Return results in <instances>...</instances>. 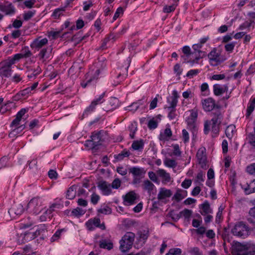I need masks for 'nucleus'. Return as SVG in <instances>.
I'll return each instance as SVG.
<instances>
[{"mask_svg": "<svg viewBox=\"0 0 255 255\" xmlns=\"http://www.w3.org/2000/svg\"><path fill=\"white\" fill-rule=\"evenodd\" d=\"M182 52L185 55L182 56L184 58L185 61L187 62L190 63L192 65L194 63H198V61L200 59L202 58L205 55V53L203 51L191 52V49L188 46H185L182 48Z\"/></svg>", "mask_w": 255, "mask_h": 255, "instance_id": "f257e3e1", "label": "nucleus"}, {"mask_svg": "<svg viewBox=\"0 0 255 255\" xmlns=\"http://www.w3.org/2000/svg\"><path fill=\"white\" fill-rule=\"evenodd\" d=\"M135 239V234L132 232H127L120 241V250L122 252H128L131 248Z\"/></svg>", "mask_w": 255, "mask_h": 255, "instance_id": "f03ea898", "label": "nucleus"}, {"mask_svg": "<svg viewBox=\"0 0 255 255\" xmlns=\"http://www.w3.org/2000/svg\"><path fill=\"white\" fill-rule=\"evenodd\" d=\"M249 228L243 222L237 223L232 229V233L236 236L245 238L248 236Z\"/></svg>", "mask_w": 255, "mask_h": 255, "instance_id": "7ed1b4c3", "label": "nucleus"}, {"mask_svg": "<svg viewBox=\"0 0 255 255\" xmlns=\"http://www.w3.org/2000/svg\"><path fill=\"white\" fill-rule=\"evenodd\" d=\"M232 255H248L249 249L246 245L236 242L232 247Z\"/></svg>", "mask_w": 255, "mask_h": 255, "instance_id": "20e7f679", "label": "nucleus"}, {"mask_svg": "<svg viewBox=\"0 0 255 255\" xmlns=\"http://www.w3.org/2000/svg\"><path fill=\"white\" fill-rule=\"evenodd\" d=\"M209 59L211 64L214 66L217 65L225 60L226 58L220 56V53L217 52L216 48H214L208 54Z\"/></svg>", "mask_w": 255, "mask_h": 255, "instance_id": "39448f33", "label": "nucleus"}, {"mask_svg": "<svg viewBox=\"0 0 255 255\" xmlns=\"http://www.w3.org/2000/svg\"><path fill=\"white\" fill-rule=\"evenodd\" d=\"M39 235L40 231L39 230H36L35 232L31 230L25 232L24 234H21L18 241L19 243H25L33 240Z\"/></svg>", "mask_w": 255, "mask_h": 255, "instance_id": "423d86ee", "label": "nucleus"}, {"mask_svg": "<svg viewBox=\"0 0 255 255\" xmlns=\"http://www.w3.org/2000/svg\"><path fill=\"white\" fill-rule=\"evenodd\" d=\"M196 157L199 164L203 169H207V156L206 154V148L204 147L200 148L196 153Z\"/></svg>", "mask_w": 255, "mask_h": 255, "instance_id": "0eeeda50", "label": "nucleus"}, {"mask_svg": "<svg viewBox=\"0 0 255 255\" xmlns=\"http://www.w3.org/2000/svg\"><path fill=\"white\" fill-rule=\"evenodd\" d=\"M41 203L42 201L39 197H34L30 200L27 207L34 214H37L41 211Z\"/></svg>", "mask_w": 255, "mask_h": 255, "instance_id": "6e6552de", "label": "nucleus"}, {"mask_svg": "<svg viewBox=\"0 0 255 255\" xmlns=\"http://www.w3.org/2000/svg\"><path fill=\"white\" fill-rule=\"evenodd\" d=\"M202 108L205 111L210 112L214 109H220V106L215 104V101L212 98H208L201 101Z\"/></svg>", "mask_w": 255, "mask_h": 255, "instance_id": "1a4fd4ad", "label": "nucleus"}, {"mask_svg": "<svg viewBox=\"0 0 255 255\" xmlns=\"http://www.w3.org/2000/svg\"><path fill=\"white\" fill-rule=\"evenodd\" d=\"M11 66L7 60L0 63V76L8 77L11 76Z\"/></svg>", "mask_w": 255, "mask_h": 255, "instance_id": "9d476101", "label": "nucleus"}, {"mask_svg": "<svg viewBox=\"0 0 255 255\" xmlns=\"http://www.w3.org/2000/svg\"><path fill=\"white\" fill-rule=\"evenodd\" d=\"M101 221L99 218H94L89 220L86 223V226L88 229L90 231H92L94 229V227H98L102 230H105L106 227L105 224L103 223L101 224Z\"/></svg>", "mask_w": 255, "mask_h": 255, "instance_id": "9b49d317", "label": "nucleus"}, {"mask_svg": "<svg viewBox=\"0 0 255 255\" xmlns=\"http://www.w3.org/2000/svg\"><path fill=\"white\" fill-rule=\"evenodd\" d=\"M119 100L115 97H111L103 105V109L105 111H110L117 108L119 106Z\"/></svg>", "mask_w": 255, "mask_h": 255, "instance_id": "f8f14e48", "label": "nucleus"}, {"mask_svg": "<svg viewBox=\"0 0 255 255\" xmlns=\"http://www.w3.org/2000/svg\"><path fill=\"white\" fill-rule=\"evenodd\" d=\"M0 11L4 12L6 15H11L15 13V9L11 3L5 1L4 4H0Z\"/></svg>", "mask_w": 255, "mask_h": 255, "instance_id": "ddd939ff", "label": "nucleus"}, {"mask_svg": "<svg viewBox=\"0 0 255 255\" xmlns=\"http://www.w3.org/2000/svg\"><path fill=\"white\" fill-rule=\"evenodd\" d=\"M220 119L221 114L218 113L217 116L213 118L211 121L212 131L215 134H217L219 132V127L221 122Z\"/></svg>", "mask_w": 255, "mask_h": 255, "instance_id": "4468645a", "label": "nucleus"}, {"mask_svg": "<svg viewBox=\"0 0 255 255\" xmlns=\"http://www.w3.org/2000/svg\"><path fill=\"white\" fill-rule=\"evenodd\" d=\"M136 199V194L134 191H130L124 197V205L129 206L135 203Z\"/></svg>", "mask_w": 255, "mask_h": 255, "instance_id": "2eb2a0df", "label": "nucleus"}, {"mask_svg": "<svg viewBox=\"0 0 255 255\" xmlns=\"http://www.w3.org/2000/svg\"><path fill=\"white\" fill-rule=\"evenodd\" d=\"M23 211V206L20 204H16L9 209L8 213L11 216L18 215L21 214Z\"/></svg>", "mask_w": 255, "mask_h": 255, "instance_id": "dca6fc26", "label": "nucleus"}, {"mask_svg": "<svg viewBox=\"0 0 255 255\" xmlns=\"http://www.w3.org/2000/svg\"><path fill=\"white\" fill-rule=\"evenodd\" d=\"M98 188L101 190L104 195H108L111 194V184H108L106 181H102L99 182Z\"/></svg>", "mask_w": 255, "mask_h": 255, "instance_id": "f3484780", "label": "nucleus"}, {"mask_svg": "<svg viewBox=\"0 0 255 255\" xmlns=\"http://www.w3.org/2000/svg\"><path fill=\"white\" fill-rule=\"evenodd\" d=\"M129 172L131 173L134 177L142 178L144 175L145 171L143 168L133 167L129 168Z\"/></svg>", "mask_w": 255, "mask_h": 255, "instance_id": "a211bd4d", "label": "nucleus"}, {"mask_svg": "<svg viewBox=\"0 0 255 255\" xmlns=\"http://www.w3.org/2000/svg\"><path fill=\"white\" fill-rule=\"evenodd\" d=\"M172 194V191L170 190L161 188L157 195V199L159 200H163L166 198L170 197Z\"/></svg>", "mask_w": 255, "mask_h": 255, "instance_id": "6ab92c4d", "label": "nucleus"}, {"mask_svg": "<svg viewBox=\"0 0 255 255\" xmlns=\"http://www.w3.org/2000/svg\"><path fill=\"white\" fill-rule=\"evenodd\" d=\"M228 90V87L227 85L221 86L219 84H215L213 86L214 94L216 96H220L225 92H227Z\"/></svg>", "mask_w": 255, "mask_h": 255, "instance_id": "aec40b11", "label": "nucleus"}, {"mask_svg": "<svg viewBox=\"0 0 255 255\" xmlns=\"http://www.w3.org/2000/svg\"><path fill=\"white\" fill-rule=\"evenodd\" d=\"M179 96L177 92L175 90L173 91L172 96L171 97V101H170L168 100V102L169 103L170 106L167 108L168 109H176L175 107L178 102V98Z\"/></svg>", "mask_w": 255, "mask_h": 255, "instance_id": "412c9836", "label": "nucleus"}, {"mask_svg": "<svg viewBox=\"0 0 255 255\" xmlns=\"http://www.w3.org/2000/svg\"><path fill=\"white\" fill-rule=\"evenodd\" d=\"M27 111V110L25 109H22L20 111H19L16 114L15 119L12 122L11 126H17L18 125L20 121L21 120L22 116L25 115Z\"/></svg>", "mask_w": 255, "mask_h": 255, "instance_id": "4be33fe9", "label": "nucleus"}, {"mask_svg": "<svg viewBox=\"0 0 255 255\" xmlns=\"http://www.w3.org/2000/svg\"><path fill=\"white\" fill-rule=\"evenodd\" d=\"M157 173L158 175L162 178V183L164 184H166L169 182H170L171 177L170 174L166 172V171L164 169H159Z\"/></svg>", "mask_w": 255, "mask_h": 255, "instance_id": "5701e85b", "label": "nucleus"}, {"mask_svg": "<svg viewBox=\"0 0 255 255\" xmlns=\"http://www.w3.org/2000/svg\"><path fill=\"white\" fill-rule=\"evenodd\" d=\"M101 131H98L95 133H93L91 136V138L92 139L93 142L95 143L96 147L101 145L102 139L101 136Z\"/></svg>", "mask_w": 255, "mask_h": 255, "instance_id": "b1692460", "label": "nucleus"}, {"mask_svg": "<svg viewBox=\"0 0 255 255\" xmlns=\"http://www.w3.org/2000/svg\"><path fill=\"white\" fill-rule=\"evenodd\" d=\"M52 50V48L51 47V46L41 49L38 54L40 59H43L44 58H48L50 56Z\"/></svg>", "mask_w": 255, "mask_h": 255, "instance_id": "393cba45", "label": "nucleus"}, {"mask_svg": "<svg viewBox=\"0 0 255 255\" xmlns=\"http://www.w3.org/2000/svg\"><path fill=\"white\" fill-rule=\"evenodd\" d=\"M186 194L187 192L186 191L181 189H177L176 192L172 197V200L179 202L186 197Z\"/></svg>", "mask_w": 255, "mask_h": 255, "instance_id": "a878e982", "label": "nucleus"}, {"mask_svg": "<svg viewBox=\"0 0 255 255\" xmlns=\"http://www.w3.org/2000/svg\"><path fill=\"white\" fill-rule=\"evenodd\" d=\"M48 42L47 38H44L42 39H35L32 44V46L37 49H40Z\"/></svg>", "mask_w": 255, "mask_h": 255, "instance_id": "bb28decb", "label": "nucleus"}, {"mask_svg": "<svg viewBox=\"0 0 255 255\" xmlns=\"http://www.w3.org/2000/svg\"><path fill=\"white\" fill-rule=\"evenodd\" d=\"M105 93H103L100 96L99 98L97 99L96 100H94L90 105V106L87 108V110L89 111H93L95 106L99 104L102 103V100L104 97Z\"/></svg>", "mask_w": 255, "mask_h": 255, "instance_id": "cd10ccee", "label": "nucleus"}, {"mask_svg": "<svg viewBox=\"0 0 255 255\" xmlns=\"http://www.w3.org/2000/svg\"><path fill=\"white\" fill-rule=\"evenodd\" d=\"M203 212H201L202 215H205L212 213V210L210 208V204L208 201L204 202L201 205Z\"/></svg>", "mask_w": 255, "mask_h": 255, "instance_id": "c85d7f7f", "label": "nucleus"}, {"mask_svg": "<svg viewBox=\"0 0 255 255\" xmlns=\"http://www.w3.org/2000/svg\"><path fill=\"white\" fill-rule=\"evenodd\" d=\"M76 187L75 185H73L69 187L67 191L66 198L68 199H73L76 196Z\"/></svg>", "mask_w": 255, "mask_h": 255, "instance_id": "c756f323", "label": "nucleus"}, {"mask_svg": "<svg viewBox=\"0 0 255 255\" xmlns=\"http://www.w3.org/2000/svg\"><path fill=\"white\" fill-rule=\"evenodd\" d=\"M164 165L169 168H174L177 165V163L174 159L165 158L164 160Z\"/></svg>", "mask_w": 255, "mask_h": 255, "instance_id": "7c9ffc66", "label": "nucleus"}, {"mask_svg": "<svg viewBox=\"0 0 255 255\" xmlns=\"http://www.w3.org/2000/svg\"><path fill=\"white\" fill-rule=\"evenodd\" d=\"M143 188L144 190L148 191V192H151L154 187V184L148 180H146L143 181Z\"/></svg>", "mask_w": 255, "mask_h": 255, "instance_id": "2f4dec72", "label": "nucleus"}, {"mask_svg": "<svg viewBox=\"0 0 255 255\" xmlns=\"http://www.w3.org/2000/svg\"><path fill=\"white\" fill-rule=\"evenodd\" d=\"M130 153L129 151L124 150L120 153L115 155L114 157L116 159L118 160H122L125 157H128L130 155Z\"/></svg>", "mask_w": 255, "mask_h": 255, "instance_id": "473e14b6", "label": "nucleus"}, {"mask_svg": "<svg viewBox=\"0 0 255 255\" xmlns=\"http://www.w3.org/2000/svg\"><path fill=\"white\" fill-rule=\"evenodd\" d=\"M100 247L110 250L113 248V244L111 242H108L106 240H103L100 243Z\"/></svg>", "mask_w": 255, "mask_h": 255, "instance_id": "72a5a7b5", "label": "nucleus"}, {"mask_svg": "<svg viewBox=\"0 0 255 255\" xmlns=\"http://www.w3.org/2000/svg\"><path fill=\"white\" fill-rule=\"evenodd\" d=\"M172 147H173V150L172 154H170V156L173 155L177 157L181 156L182 152L180 149L179 145L177 144H172Z\"/></svg>", "mask_w": 255, "mask_h": 255, "instance_id": "f704fd0d", "label": "nucleus"}, {"mask_svg": "<svg viewBox=\"0 0 255 255\" xmlns=\"http://www.w3.org/2000/svg\"><path fill=\"white\" fill-rule=\"evenodd\" d=\"M143 142L142 140H136L134 141L131 145V147L134 150H139L143 148Z\"/></svg>", "mask_w": 255, "mask_h": 255, "instance_id": "c9c22d12", "label": "nucleus"}, {"mask_svg": "<svg viewBox=\"0 0 255 255\" xmlns=\"http://www.w3.org/2000/svg\"><path fill=\"white\" fill-rule=\"evenodd\" d=\"M165 136H166L167 137H170L172 136V131L171 130V129L170 128H166L164 130V134H160L159 136V139L160 140H164L165 139Z\"/></svg>", "mask_w": 255, "mask_h": 255, "instance_id": "e433bc0d", "label": "nucleus"}, {"mask_svg": "<svg viewBox=\"0 0 255 255\" xmlns=\"http://www.w3.org/2000/svg\"><path fill=\"white\" fill-rule=\"evenodd\" d=\"M21 58H23L22 54L21 53H18L15 54L12 58L8 59L7 60L10 64L13 65L15 63L16 61H18Z\"/></svg>", "mask_w": 255, "mask_h": 255, "instance_id": "4c0bfd02", "label": "nucleus"}, {"mask_svg": "<svg viewBox=\"0 0 255 255\" xmlns=\"http://www.w3.org/2000/svg\"><path fill=\"white\" fill-rule=\"evenodd\" d=\"M177 5V3H174V4H172V5H169V6L165 5L163 9V11L164 13H170L172 11H173L175 9Z\"/></svg>", "mask_w": 255, "mask_h": 255, "instance_id": "58836bf2", "label": "nucleus"}, {"mask_svg": "<svg viewBox=\"0 0 255 255\" xmlns=\"http://www.w3.org/2000/svg\"><path fill=\"white\" fill-rule=\"evenodd\" d=\"M235 129V127L233 125L229 126L225 131L227 137L231 138L233 134V131Z\"/></svg>", "mask_w": 255, "mask_h": 255, "instance_id": "ea45409f", "label": "nucleus"}, {"mask_svg": "<svg viewBox=\"0 0 255 255\" xmlns=\"http://www.w3.org/2000/svg\"><path fill=\"white\" fill-rule=\"evenodd\" d=\"M244 191L246 194H250L255 192V187L252 185V183L248 184L247 187L244 188Z\"/></svg>", "mask_w": 255, "mask_h": 255, "instance_id": "a19ab883", "label": "nucleus"}, {"mask_svg": "<svg viewBox=\"0 0 255 255\" xmlns=\"http://www.w3.org/2000/svg\"><path fill=\"white\" fill-rule=\"evenodd\" d=\"M192 213V211L190 210L185 209L183 211L180 212V215H181V217H184L185 219H189L191 214Z\"/></svg>", "mask_w": 255, "mask_h": 255, "instance_id": "79ce46f5", "label": "nucleus"}, {"mask_svg": "<svg viewBox=\"0 0 255 255\" xmlns=\"http://www.w3.org/2000/svg\"><path fill=\"white\" fill-rule=\"evenodd\" d=\"M85 211L80 208L77 207L72 211V214L76 217H79L85 214Z\"/></svg>", "mask_w": 255, "mask_h": 255, "instance_id": "37998d69", "label": "nucleus"}, {"mask_svg": "<svg viewBox=\"0 0 255 255\" xmlns=\"http://www.w3.org/2000/svg\"><path fill=\"white\" fill-rule=\"evenodd\" d=\"M98 215L99 216L100 214H109L111 213V209L109 208V207H105L104 208H102L100 209H99L98 210Z\"/></svg>", "mask_w": 255, "mask_h": 255, "instance_id": "c03bdc74", "label": "nucleus"}, {"mask_svg": "<svg viewBox=\"0 0 255 255\" xmlns=\"http://www.w3.org/2000/svg\"><path fill=\"white\" fill-rule=\"evenodd\" d=\"M181 251L178 248L171 249L166 255H181Z\"/></svg>", "mask_w": 255, "mask_h": 255, "instance_id": "a18cd8bd", "label": "nucleus"}, {"mask_svg": "<svg viewBox=\"0 0 255 255\" xmlns=\"http://www.w3.org/2000/svg\"><path fill=\"white\" fill-rule=\"evenodd\" d=\"M20 53L22 54L23 58H28L32 55V53L27 47L23 48Z\"/></svg>", "mask_w": 255, "mask_h": 255, "instance_id": "49530a36", "label": "nucleus"}, {"mask_svg": "<svg viewBox=\"0 0 255 255\" xmlns=\"http://www.w3.org/2000/svg\"><path fill=\"white\" fill-rule=\"evenodd\" d=\"M248 139L250 144L255 148V134L249 133L248 135Z\"/></svg>", "mask_w": 255, "mask_h": 255, "instance_id": "de8ad7c7", "label": "nucleus"}, {"mask_svg": "<svg viewBox=\"0 0 255 255\" xmlns=\"http://www.w3.org/2000/svg\"><path fill=\"white\" fill-rule=\"evenodd\" d=\"M35 11H28L23 14V19L25 21L29 20L35 14Z\"/></svg>", "mask_w": 255, "mask_h": 255, "instance_id": "09e8293b", "label": "nucleus"}, {"mask_svg": "<svg viewBox=\"0 0 255 255\" xmlns=\"http://www.w3.org/2000/svg\"><path fill=\"white\" fill-rule=\"evenodd\" d=\"M84 145L88 147L89 149H93L94 148H96L97 147L95 145L94 142H93L92 139L90 140H87L85 141V143H84Z\"/></svg>", "mask_w": 255, "mask_h": 255, "instance_id": "8fccbe9b", "label": "nucleus"}, {"mask_svg": "<svg viewBox=\"0 0 255 255\" xmlns=\"http://www.w3.org/2000/svg\"><path fill=\"white\" fill-rule=\"evenodd\" d=\"M121 184V181L119 178H116L113 181L111 186L114 189H118Z\"/></svg>", "mask_w": 255, "mask_h": 255, "instance_id": "3c124183", "label": "nucleus"}, {"mask_svg": "<svg viewBox=\"0 0 255 255\" xmlns=\"http://www.w3.org/2000/svg\"><path fill=\"white\" fill-rule=\"evenodd\" d=\"M199 73V71L198 69L190 70L187 72L186 76L190 78H192L194 76L197 75Z\"/></svg>", "mask_w": 255, "mask_h": 255, "instance_id": "603ef678", "label": "nucleus"}, {"mask_svg": "<svg viewBox=\"0 0 255 255\" xmlns=\"http://www.w3.org/2000/svg\"><path fill=\"white\" fill-rule=\"evenodd\" d=\"M157 127V122L153 119L150 120L148 123V127L149 129H155Z\"/></svg>", "mask_w": 255, "mask_h": 255, "instance_id": "864d4df0", "label": "nucleus"}, {"mask_svg": "<svg viewBox=\"0 0 255 255\" xmlns=\"http://www.w3.org/2000/svg\"><path fill=\"white\" fill-rule=\"evenodd\" d=\"M62 230H59L57 231L53 235L52 237L51 238V241L53 242L58 239L61 235Z\"/></svg>", "mask_w": 255, "mask_h": 255, "instance_id": "5fc2aeb1", "label": "nucleus"}, {"mask_svg": "<svg viewBox=\"0 0 255 255\" xmlns=\"http://www.w3.org/2000/svg\"><path fill=\"white\" fill-rule=\"evenodd\" d=\"M100 199V196L95 193H93L91 195V202L95 205L96 204Z\"/></svg>", "mask_w": 255, "mask_h": 255, "instance_id": "6e6d98bb", "label": "nucleus"}, {"mask_svg": "<svg viewBox=\"0 0 255 255\" xmlns=\"http://www.w3.org/2000/svg\"><path fill=\"white\" fill-rule=\"evenodd\" d=\"M124 12L123 8L122 7H119L115 12L113 17V20H116L120 16L121 14H123Z\"/></svg>", "mask_w": 255, "mask_h": 255, "instance_id": "4d7b16f0", "label": "nucleus"}, {"mask_svg": "<svg viewBox=\"0 0 255 255\" xmlns=\"http://www.w3.org/2000/svg\"><path fill=\"white\" fill-rule=\"evenodd\" d=\"M129 128L130 130L129 136L131 138L133 139L134 138V134L137 130V128L132 125Z\"/></svg>", "mask_w": 255, "mask_h": 255, "instance_id": "13d9d810", "label": "nucleus"}, {"mask_svg": "<svg viewBox=\"0 0 255 255\" xmlns=\"http://www.w3.org/2000/svg\"><path fill=\"white\" fill-rule=\"evenodd\" d=\"M192 180L191 179H185L181 184V186L185 189L188 188L191 185Z\"/></svg>", "mask_w": 255, "mask_h": 255, "instance_id": "bf43d9fd", "label": "nucleus"}, {"mask_svg": "<svg viewBox=\"0 0 255 255\" xmlns=\"http://www.w3.org/2000/svg\"><path fill=\"white\" fill-rule=\"evenodd\" d=\"M190 253L192 255H202L201 252L200 251V250L197 247H194L190 250Z\"/></svg>", "mask_w": 255, "mask_h": 255, "instance_id": "052dcab7", "label": "nucleus"}, {"mask_svg": "<svg viewBox=\"0 0 255 255\" xmlns=\"http://www.w3.org/2000/svg\"><path fill=\"white\" fill-rule=\"evenodd\" d=\"M247 171L251 174H255V163L247 167Z\"/></svg>", "mask_w": 255, "mask_h": 255, "instance_id": "680f3d73", "label": "nucleus"}, {"mask_svg": "<svg viewBox=\"0 0 255 255\" xmlns=\"http://www.w3.org/2000/svg\"><path fill=\"white\" fill-rule=\"evenodd\" d=\"M35 0H25L24 2V4L25 6L26 7L29 8L32 7L33 5L35 4Z\"/></svg>", "mask_w": 255, "mask_h": 255, "instance_id": "e2e57ef3", "label": "nucleus"}, {"mask_svg": "<svg viewBox=\"0 0 255 255\" xmlns=\"http://www.w3.org/2000/svg\"><path fill=\"white\" fill-rule=\"evenodd\" d=\"M211 125V121H206L204 123V133L205 134H208L209 130H210V127Z\"/></svg>", "mask_w": 255, "mask_h": 255, "instance_id": "0e129e2a", "label": "nucleus"}, {"mask_svg": "<svg viewBox=\"0 0 255 255\" xmlns=\"http://www.w3.org/2000/svg\"><path fill=\"white\" fill-rule=\"evenodd\" d=\"M117 171L122 175H125L127 174V170L123 166L118 167Z\"/></svg>", "mask_w": 255, "mask_h": 255, "instance_id": "69168bd1", "label": "nucleus"}, {"mask_svg": "<svg viewBox=\"0 0 255 255\" xmlns=\"http://www.w3.org/2000/svg\"><path fill=\"white\" fill-rule=\"evenodd\" d=\"M64 10V8L56 9L53 12V15L55 17H59Z\"/></svg>", "mask_w": 255, "mask_h": 255, "instance_id": "338daca9", "label": "nucleus"}, {"mask_svg": "<svg viewBox=\"0 0 255 255\" xmlns=\"http://www.w3.org/2000/svg\"><path fill=\"white\" fill-rule=\"evenodd\" d=\"M235 46V43L232 42V43L227 44L225 46V49L226 51L231 52L234 49Z\"/></svg>", "mask_w": 255, "mask_h": 255, "instance_id": "774afa93", "label": "nucleus"}]
</instances>
